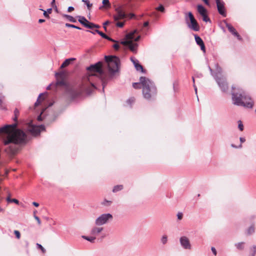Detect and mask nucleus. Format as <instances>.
Instances as JSON below:
<instances>
[{"label":"nucleus","mask_w":256,"mask_h":256,"mask_svg":"<svg viewBox=\"0 0 256 256\" xmlns=\"http://www.w3.org/2000/svg\"><path fill=\"white\" fill-rule=\"evenodd\" d=\"M65 26H66V27H68V28H76V29H78V30H82V28H80V27L76 26H75L74 24H68V23H66L65 24Z\"/></svg>","instance_id":"32"},{"label":"nucleus","mask_w":256,"mask_h":256,"mask_svg":"<svg viewBox=\"0 0 256 256\" xmlns=\"http://www.w3.org/2000/svg\"><path fill=\"white\" fill-rule=\"evenodd\" d=\"M232 99L234 104L250 108L253 107V100L243 90L236 89L234 86H232Z\"/></svg>","instance_id":"3"},{"label":"nucleus","mask_w":256,"mask_h":256,"mask_svg":"<svg viewBox=\"0 0 256 256\" xmlns=\"http://www.w3.org/2000/svg\"><path fill=\"white\" fill-rule=\"evenodd\" d=\"M76 60V58H70L66 59L64 62L62 64V65L60 66V68H63L68 66V65H70V62L74 60Z\"/></svg>","instance_id":"19"},{"label":"nucleus","mask_w":256,"mask_h":256,"mask_svg":"<svg viewBox=\"0 0 256 256\" xmlns=\"http://www.w3.org/2000/svg\"><path fill=\"white\" fill-rule=\"evenodd\" d=\"M178 219L179 220H181L183 217V214L181 212H178L177 214Z\"/></svg>","instance_id":"51"},{"label":"nucleus","mask_w":256,"mask_h":256,"mask_svg":"<svg viewBox=\"0 0 256 256\" xmlns=\"http://www.w3.org/2000/svg\"><path fill=\"white\" fill-rule=\"evenodd\" d=\"M62 16L64 18H66L70 22H76V20L72 16L68 15L66 14H63Z\"/></svg>","instance_id":"22"},{"label":"nucleus","mask_w":256,"mask_h":256,"mask_svg":"<svg viewBox=\"0 0 256 256\" xmlns=\"http://www.w3.org/2000/svg\"><path fill=\"white\" fill-rule=\"evenodd\" d=\"M76 18H78V21L84 27L86 26V24L89 22L84 16H78Z\"/></svg>","instance_id":"17"},{"label":"nucleus","mask_w":256,"mask_h":256,"mask_svg":"<svg viewBox=\"0 0 256 256\" xmlns=\"http://www.w3.org/2000/svg\"><path fill=\"white\" fill-rule=\"evenodd\" d=\"M16 127L17 124L15 123L0 128V134L6 137L4 141L5 145L10 143L20 144L26 142V134Z\"/></svg>","instance_id":"1"},{"label":"nucleus","mask_w":256,"mask_h":256,"mask_svg":"<svg viewBox=\"0 0 256 256\" xmlns=\"http://www.w3.org/2000/svg\"><path fill=\"white\" fill-rule=\"evenodd\" d=\"M231 146L232 147V148H240L242 147V144H240L238 146H236L234 144H231Z\"/></svg>","instance_id":"59"},{"label":"nucleus","mask_w":256,"mask_h":256,"mask_svg":"<svg viewBox=\"0 0 256 256\" xmlns=\"http://www.w3.org/2000/svg\"><path fill=\"white\" fill-rule=\"evenodd\" d=\"M106 39L108 40H110V41H111V42H116L115 40H113L112 38H111L109 37L108 36V38H107Z\"/></svg>","instance_id":"61"},{"label":"nucleus","mask_w":256,"mask_h":256,"mask_svg":"<svg viewBox=\"0 0 256 256\" xmlns=\"http://www.w3.org/2000/svg\"><path fill=\"white\" fill-rule=\"evenodd\" d=\"M132 86L136 89H139L142 88V85L140 80L139 82L133 83Z\"/></svg>","instance_id":"31"},{"label":"nucleus","mask_w":256,"mask_h":256,"mask_svg":"<svg viewBox=\"0 0 256 256\" xmlns=\"http://www.w3.org/2000/svg\"><path fill=\"white\" fill-rule=\"evenodd\" d=\"M124 22H117L116 24V26L119 28H122L124 26Z\"/></svg>","instance_id":"47"},{"label":"nucleus","mask_w":256,"mask_h":256,"mask_svg":"<svg viewBox=\"0 0 256 256\" xmlns=\"http://www.w3.org/2000/svg\"><path fill=\"white\" fill-rule=\"evenodd\" d=\"M113 48L116 50H118L119 49V48H120V46L119 44H118V42H116V44H114L113 45Z\"/></svg>","instance_id":"54"},{"label":"nucleus","mask_w":256,"mask_h":256,"mask_svg":"<svg viewBox=\"0 0 256 256\" xmlns=\"http://www.w3.org/2000/svg\"><path fill=\"white\" fill-rule=\"evenodd\" d=\"M44 126L43 125H41L39 126L32 125L31 124V122H30L28 126V131H29L32 135L36 136L40 133V129L44 130Z\"/></svg>","instance_id":"10"},{"label":"nucleus","mask_w":256,"mask_h":256,"mask_svg":"<svg viewBox=\"0 0 256 256\" xmlns=\"http://www.w3.org/2000/svg\"><path fill=\"white\" fill-rule=\"evenodd\" d=\"M82 238L88 240V241H89L91 242H94V240H96V238L95 236H82Z\"/></svg>","instance_id":"26"},{"label":"nucleus","mask_w":256,"mask_h":256,"mask_svg":"<svg viewBox=\"0 0 256 256\" xmlns=\"http://www.w3.org/2000/svg\"><path fill=\"white\" fill-rule=\"evenodd\" d=\"M62 80H57L56 84V86H65L66 85V82H64V80H63V78H62Z\"/></svg>","instance_id":"37"},{"label":"nucleus","mask_w":256,"mask_h":256,"mask_svg":"<svg viewBox=\"0 0 256 256\" xmlns=\"http://www.w3.org/2000/svg\"><path fill=\"white\" fill-rule=\"evenodd\" d=\"M130 42V40H122L121 42V44L124 45V46H128Z\"/></svg>","instance_id":"52"},{"label":"nucleus","mask_w":256,"mask_h":256,"mask_svg":"<svg viewBox=\"0 0 256 256\" xmlns=\"http://www.w3.org/2000/svg\"><path fill=\"white\" fill-rule=\"evenodd\" d=\"M112 216L110 214H104L98 216L95 220L96 226H102L108 222L109 220H112Z\"/></svg>","instance_id":"7"},{"label":"nucleus","mask_w":256,"mask_h":256,"mask_svg":"<svg viewBox=\"0 0 256 256\" xmlns=\"http://www.w3.org/2000/svg\"><path fill=\"white\" fill-rule=\"evenodd\" d=\"M51 5H52V7H53V8L55 7L56 8V10H57L56 6V3H55V0H52V2H51Z\"/></svg>","instance_id":"57"},{"label":"nucleus","mask_w":256,"mask_h":256,"mask_svg":"<svg viewBox=\"0 0 256 256\" xmlns=\"http://www.w3.org/2000/svg\"><path fill=\"white\" fill-rule=\"evenodd\" d=\"M67 94L72 99H74L80 96V92L75 88H68L67 89Z\"/></svg>","instance_id":"13"},{"label":"nucleus","mask_w":256,"mask_h":256,"mask_svg":"<svg viewBox=\"0 0 256 256\" xmlns=\"http://www.w3.org/2000/svg\"><path fill=\"white\" fill-rule=\"evenodd\" d=\"M128 46L132 52H135L138 46V44L133 43L132 40H130L129 44Z\"/></svg>","instance_id":"21"},{"label":"nucleus","mask_w":256,"mask_h":256,"mask_svg":"<svg viewBox=\"0 0 256 256\" xmlns=\"http://www.w3.org/2000/svg\"><path fill=\"white\" fill-rule=\"evenodd\" d=\"M42 94H42V93H41V94H39V96H38V99H37V100H36V102H35V104H34V106H38V105L40 104V96H41Z\"/></svg>","instance_id":"43"},{"label":"nucleus","mask_w":256,"mask_h":256,"mask_svg":"<svg viewBox=\"0 0 256 256\" xmlns=\"http://www.w3.org/2000/svg\"><path fill=\"white\" fill-rule=\"evenodd\" d=\"M160 241H161V242L163 244H165L167 243L168 242V237L166 235H164L162 236V237L161 239H160Z\"/></svg>","instance_id":"34"},{"label":"nucleus","mask_w":256,"mask_h":256,"mask_svg":"<svg viewBox=\"0 0 256 256\" xmlns=\"http://www.w3.org/2000/svg\"><path fill=\"white\" fill-rule=\"evenodd\" d=\"M134 67L137 71H140L142 73H144L146 72V70L144 69L142 66L139 63H138V64H136V66H134Z\"/></svg>","instance_id":"28"},{"label":"nucleus","mask_w":256,"mask_h":256,"mask_svg":"<svg viewBox=\"0 0 256 256\" xmlns=\"http://www.w3.org/2000/svg\"><path fill=\"white\" fill-rule=\"evenodd\" d=\"M36 246H37L38 248L40 249L43 253H45L46 252V250L44 249V248L40 244H39L37 243L36 244Z\"/></svg>","instance_id":"45"},{"label":"nucleus","mask_w":256,"mask_h":256,"mask_svg":"<svg viewBox=\"0 0 256 256\" xmlns=\"http://www.w3.org/2000/svg\"><path fill=\"white\" fill-rule=\"evenodd\" d=\"M94 24L89 22L86 25L87 26H86L85 28H88L90 29H93L94 28V26H93V25H94Z\"/></svg>","instance_id":"42"},{"label":"nucleus","mask_w":256,"mask_h":256,"mask_svg":"<svg viewBox=\"0 0 256 256\" xmlns=\"http://www.w3.org/2000/svg\"><path fill=\"white\" fill-rule=\"evenodd\" d=\"M104 59L108 64L110 78H112L119 72L120 60L118 57L114 56H105Z\"/></svg>","instance_id":"5"},{"label":"nucleus","mask_w":256,"mask_h":256,"mask_svg":"<svg viewBox=\"0 0 256 256\" xmlns=\"http://www.w3.org/2000/svg\"><path fill=\"white\" fill-rule=\"evenodd\" d=\"M251 250H252V252L250 254V256H255V254H256V246H254L252 248Z\"/></svg>","instance_id":"41"},{"label":"nucleus","mask_w":256,"mask_h":256,"mask_svg":"<svg viewBox=\"0 0 256 256\" xmlns=\"http://www.w3.org/2000/svg\"><path fill=\"white\" fill-rule=\"evenodd\" d=\"M156 10H159L161 12H164V6L162 4H160L157 8Z\"/></svg>","instance_id":"48"},{"label":"nucleus","mask_w":256,"mask_h":256,"mask_svg":"<svg viewBox=\"0 0 256 256\" xmlns=\"http://www.w3.org/2000/svg\"><path fill=\"white\" fill-rule=\"evenodd\" d=\"M240 140L241 143H243V142H244L246 141V139L244 138L240 137Z\"/></svg>","instance_id":"62"},{"label":"nucleus","mask_w":256,"mask_h":256,"mask_svg":"<svg viewBox=\"0 0 256 256\" xmlns=\"http://www.w3.org/2000/svg\"><path fill=\"white\" fill-rule=\"evenodd\" d=\"M34 218H35V220L37 221L38 224L39 225H40L41 224V221H40V218L36 215H34Z\"/></svg>","instance_id":"53"},{"label":"nucleus","mask_w":256,"mask_h":256,"mask_svg":"<svg viewBox=\"0 0 256 256\" xmlns=\"http://www.w3.org/2000/svg\"><path fill=\"white\" fill-rule=\"evenodd\" d=\"M244 242H238L235 244L236 246V248L238 250H243L244 249Z\"/></svg>","instance_id":"33"},{"label":"nucleus","mask_w":256,"mask_h":256,"mask_svg":"<svg viewBox=\"0 0 256 256\" xmlns=\"http://www.w3.org/2000/svg\"><path fill=\"white\" fill-rule=\"evenodd\" d=\"M40 10H42V11L44 12L43 14H44V16L45 18H50L49 14H51L52 12V8H49L47 9L46 11L44 10L42 8H40Z\"/></svg>","instance_id":"24"},{"label":"nucleus","mask_w":256,"mask_h":256,"mask_svg":"<svg viewBox=\"0 0 256 256\" xmlns=\"http://www.w3.org/2000/svg\"><path fill=\"white\" fill-rule=\"evenodd\" d=\"M19 114H20V112H19V110H18V108H16L14 110V116H19Z\"/></svg>","instance_id":"55"},{"label":"nucleus","mask_w":256,"mask_h":256,"mask_svg":"<svg viewBox=\"0 0 256 256\" xmlns=\"http://www.w3.org/2000/svg\"><path fill=\"white\" fill-rule=\"evenodd\" d=\"M208 69H209V70H210V72L211 74L214 77V72L212 70L210 66H208Z\"/></svg>","instance_id":"60"},{"label":"nucleus","mask_w":256,"mask_h":256,"mask_svg":"<svg viewBox=\"0 0 256 256\" xmlns=\"http://www.w3.org/2000/svg\"><path fill=\"white\" fill-rule=\"evenodd\" d=\"M202 20L206 22H210V18L208 16L206 13L204 14L203 15H202Z\"/></svg>","instance_id":"40"},{"label":"nucleus","mask_w":256,"mask_h":256,"mask_svg":"<svg viewBox=\"0 0 256 256\" xmlns=\"http://www.w3.org/2000/svg\"><path fill=\"white\" fill-rule=\"evenodd\" d=\"M102 6H100L99 9L102 10L104 6L110 8V4L108 0H102Z\"/></svg>","instance_id":"27"},{"label":"nucleus","mask_w":256,"mask_h":256,"mask_svg":"<svg viewBox=\"0 0 256 256\" xmlns=\"http://www.w3.org/2000/svg\"><path fill=\"white\" fill-rule=\"evenodd\" d=\"M82 1L86 5L88 8L90 10L92 6V4H90L88 0H82Z\"/></svg>","instance_id":"36"},{"label":"nucleus","mask_w":256,"mask_h":256,"mask_svg":"<svg viewBox=\"0 0 256 256\" xmlns=\"http://www.w3.org/2000/svg\"><path fill=\"white\" fill-rule=\"evenodd\" d=\"M182 247L185 250H191L192 246L189 239L186 236H182L180 238Z\"/></svg>","instance_id":"11"},{"label":"nucleus","mask_w":256,"mask_h":256,"mask_svg":"<svg viewBox=\"0 0 256 256\" xmlns=\"http://www.w3.org/2000/svg\"><path fill=\"white\" fill-rule=\"evenodd\" d=\"M96 32L100 34L102 38L106 39L107 38H108V36L106 34L103 33L101 31H100L99 30H96Z\"/></svg>","instance_id":"35"},{"label":"nucleus","mask_w":256,"mask_h":256,"mask_svg":"<svg viewBox=\"0 0 256 256\" xmlns=\"http://www.w3.org/2000/svg\"><path fill=\"white\" fill-rule=\"evenodd\" d=\"M185 20L188 26L191 30L198 32L200 30L198 24L192 12L186 14Z\"/></svg>","instance_id":"6"},{"label":"nucleus","mask_w":256,"mask_h":256,"mask_svg":"<svg viewBox=\"0 0 256 256\" xmlns=\"http://www.w3.org/2000/svg\"><path fill=\"white\" fill-rule=\"evenodd\" d=\"M148 24H149L148 22H146L144 24V27H146V26H148Z\"/></svg>","instance_id":"64"},{"label":"nucleus","mask_w":256,"mask_h":256,"mask_svg":"<svg viewBox=\"0 0 256 256\" xmlns=\"http://www.w3.org/2000/svg\"><path fill=\"white\" fill-rule=\"evenodd\" d=\"M55 76H56V77H58V76H60V77L61 78H64V72H63V71H62V72H56V74H55Z\"/></svg>","instance_id":"39"},{"label":"nucleus","mask_w":256,"mask_h":256,"mask_svg":"<svg viewBox=\"0 0 256 256\" xmlns=\"http://www.w3.org/2000/svg\"><path fill=\"white\" fill-rule=\"evenodd\" d=\"M110 24V22L108 21V20H107L106 22H105L104 24H103V28H104V30L106 31L107 30V28H106V26H107L108 24Z\"/></svg>","instance_id":"50"},{"label":"nucleus","mask_w":256,"mask_h":256,"mask_svg":"<svg viewBox=\"0 0 256 256\" xmlns=\"http://www.w3.org/2000/svg\"><path fill=\"white\" fill-rule=\"evenodd\" d=\"M7 201L8 202H14L16 204H18L19 202L18 200L16 199V198H13V199H11L10 197H8L7 198Z\"/></svg>","instance_id":"38"},{"label":"nucleus","mask_w":256,"mask_h":256,"mask_svg":"<svg viewBox=\"0 0 256 256\" xmlns=\"http://www.w3.org/2000/svg\"><path fill=\"white\" fill-rule=\"evenodd\" d=\"M86 70L89 72V74L86 77V80L90 84L91 86L96 88L93 82V78L96 76L101 80L103 87L102 90H104L107 83L108 79L102 69V62H98L94 64H92L87 67Z\"/></svg>","instance_id":"2"},{"label":"nucleus","mask_w":256,"mask_h":256,"mask_svg":"<svg viewBox=\"0 0 256 256\" xmlns=\"http://www.w3.org/2000/svg\"><path fill=\"white\" fill-rule=\"evenodd\" d=\"M103 230V228L102 227H96L94 226L92 228L90 231V234L91 235L93 236H96L102 232V231Z\"/></svg>","instance_id":"15"},{"label":"nucleus","mask_w":256,"mask_h":256,"mask_svg":"<svg viewBox=\"0 0 256 256\" xmlns=\"http://www.w3.org/2000/svg\"><path fill=\"white\" fill-rule=\"evenodd\" d=\"M214 78L218 83L219 87L223 92H226L228 90V84L226 78L223 76H214Z\"/></svg>","instance_id":"8"},{"label":"nucleus","mask_w":256,"mask_h":256,"mask_svg":"<svg viewBox=\"0 0 256 256\" xmlns=\"http://www.w3.org/2000/svg\"><path fill=\"white\" fill-rule=\"evenodd\" d=\"M216 66V72L214 74V76H219L218 75H220V76H222V68L218 66V64H216L215 65Z\"/></svg>","instance_id":"20"},{"label":"nucleus","mask_w":256,"mask_h":256,"mask_svg":"<svg viewBox=\"0 0 256 256\" xmlns=\"http://www.w3.org/2000/svg\"><path fill=\"white\" fill-rule=\"evenodd\" d=\"M198 11L201 16L206 13V9L200 4L198 6Z\"/></svg>","instance_id":"23"},{"label":"nucleus","mask_w":256,"mask_h":256,"mask_svg":"<svg viewBox=\"0 0 256 256\" xmlns=\"http://www.w3.org/2000/svg\"><path fill=\"white\" fill-rule=\"evenodd\" d=\"M255 232L254 224H252L251 226L247 228L246 231V234L247 236H250L254 234Z\"/></svg>","instance_id":"18"},{"label":"nucleus","mask_w":256,"mask_h":256,"mask_svg":"<svg viewBox=\"0 0 256 256\" xmlns=\"http://www.w3.org/2000/svg\"><path fill=\"white\" fill-rule=\"evenodd\" d=\"M130 60L132 62L134 66H136V64H138V60L136 59H135L134 58L132 57L130 58Z\"/></svg>","instance_id":"46"},{"label":"nucleus","mask_w":256,"mask_h":256,"mask_svg":"<svg viewBox=\"0 0 256 256\" xmlns=\"http://www.w3.org/2000/svg\"><path fill=\"white\" fill-rule=\"evenodd\" d=\"M116 14H114L113 18L114 21L125 18L126 14L121 7H118L115 9Z\"/></svg>","instance_id":"9"},{"label":"nucleus","mask_w":256,"mask_h":256,"mask_svg":"<svg viewBox=\"0 0 256 256\" xmlns=\"http://www.w3.org/2000/svg\"><path fill=\"white\" fill-rule=\"evenodd\" d=\"M74 8L73 6H69L68 8V12H70L74 10Z\"/></svg>","instance_id":"58"},{"label":"nucleus","mask_w":256,"mask_h":256,"mask_svg":"<svg viewBox=\"0 0 256 256\" xmlns=\"http://www.w3.org/2000/svg\"><path fill=\"white\" fill-rule=\"evenodd\" d=\"M14 234H15V236H16V238H20V234L19 232V231H18L17 230H15L14 231Z\"/></svg>","instance_id":"49"},{"label":"nucleus","mask_w":256,"mask_h":256,"mask_svg":"<svg viewBox=\"0 0 256 256\" xmlns=\"http://www.w3.org/2000/svg\"><path fill=\"white\" fill-rule=\"evenodd\" d=\"M224 22L226 27L228 28V30L230 33L232 34L236 31V29L230 24H228L226 20H224Z\"/></svg>","instance_id":"25"},{"label":"nucleus","mask_w":256,"mask_h":256,"mask_svg":"<svg viewBox=\"0 0 256 256\" xmlns=\"http://www.w3.org/2000/svg\"><path fill=\"white\" fill-rule=\"evenodd\" d=\"M211 250H212V253L214 254V256H216V254H217V252H216V249L214 247H212L211 248Z\"/></svg>","instance_id":"56"},{"label":"nucleus","mask_w":256,"mask_h":256,"mask_svg":"<svg viewBox=\"0 0 256 256\" xmlns=\"http://www.w3.org/2000/svg\"><path fill=\"white\" fill-rule=\"evenodd\" d=\"M143 97L148 100H155L158 91L154 83L144 76L140 77Z\"/></svg>","instance_id":"4"},{"label":"nucleus","mask_w":256,"mask_h":256,"mask_svg":"<svg viewBox=\"0 0 256 256\" xmlns=\"http://www.w3.org/2000/svg\"><path fill=\"white\" fill-rule=\"evenodd\" d=\"M216 1L219 14L223 16L226 17V14L225 11L224 2H220V0H216Z\"/></svg>","instance_id":"12"},{"label":"nucleus","mask_w":256,"mask_h":256,"mask_svg":"<svg viewBox=\"0 0 256 256\" xmlns=\"http://www.w3.org/2000/svg\"><path fill=\"white\" fill-rule=\"evenodd\" d=\"M32 204H33L34 206H36V207H38V206H39V204H38V202H32Z\"/></svg>","instance_id":"63"},{"label":"nucleus","mask_w":256,"mask_h":256,"mask_svg":"<svg viewBox=\"0 0 256 256\" xmlns=\"http://www.w3.org/2000/svg\"><path fill=\"white\" fill-rule=\"evenodd\" d=\"M136 31L134 30V32H130L128 34L126 35V38L128 40H134L136 42H138L140 39V36H138L136 38H134V33L136 32Z\"/></svg>","instance_id":"16"},{"label":"nucleus","mask_w":256,"mask_h":256,"mask_svg":"<svg viewBox=\"0 0 256 256\" xmlns=\"http://www.w3.org/2000/svg\"><path fill=\"white\" fill-rule=\"evenodd\" d=\"M238 128H239V130H240V131H242L244 130V126H243V124L241 120H238Z\"/></svg>","instance_id":"44"},{"label":"nucleus","mask_w":256,"mask_h":256,"mask_svg":"<svg viewBox=\"0 0 256 256\" xmlns=\"http://www.w3.org/2000/svg\"><path fill=\"white\" fill-rule=\"evenodd\" d=\"M194 36L196 44L200 46L202 50L205 52L206 48L202 40L197 34H194Z\"/></svg>","instance_id":"14"},{"label":"nucleus","mask_w":256,"mask_h":256,"mask_svg":"<svg viewBox=\"0 0 256 256\" xmlns=\"http://www.w3.org/2000/svg\"><path fill=\"white\" fill-rule=\"evenodd\" d=\"M123 189L122 185H117L114 187L112 190V192H116L118 191H120Z\"/></svg>","instance_id":"30"},{"label":"nucleus","mask_w":256,"mask_h":256,"mask_svg":"<svg viewBox=\"0 0 256 256\" xmlns=\"http://www.w3.org/2000/svg\"><path fill=\"white\" fill-rule=\"evenodd\" d=\"M112 202V199L111 198L110 200H107L105 198L104 201L102 202V204L104 206H110Z\"/></svg>","instance_id":"29"}]
</instances>
